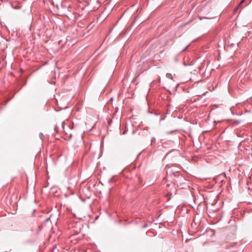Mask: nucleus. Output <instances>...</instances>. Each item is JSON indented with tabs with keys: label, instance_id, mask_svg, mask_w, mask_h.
Segmentation results:
<instances>
[{
	"label": "nucleus",
	"instance_id": "obj_1",
	"mask_svg": "<svg viewBox=\"0 0 252 252\" xmlns=\"http://www.w3.org/2000/svg\"><path fill=\"white\" fill-rule=\"evenodd\" d=\"M64 124H65V121H63L62 123V128L64 130V133H65V139L66 140H69L72 137V133L70 132V131L66 132L64 130Z\"/></svg>",
	"mask_w": 252,
	"mask_h": 252
},
{
	"label": "nucleus",
	"instance_id": "obj_2",
	"mask_svg": "<svg viewBox=\"0 0 252 252\" xmlns=\"http://www.w3.org/2000/svg\"><path fill=\"white\" fill-rule=\"evenodd\" d=\"M50 220V218H49L45 220V221L43 222L42 226L45 225L46 223H48Z\"/></svg>",
	"mask_w": 252,
	"mask_h": 252
},
{
	"label": "nucleus",
	"instance_id": "obj_3",
	"mask_svg": "<svg viewBox=\"0 0 252 252\" xmlns=\"http://www.w3.org/2000/svg\"><path fill=\"white\" fill-rule=\"evenodd\" d=\"M166 77L168 78L172 79V75L170 73H167L166 74Z\"/></svg>",
	"mask_w": 252,
	"mask_h": 252
},
{
	"label": "nucleus",
	"instance_id": "obj_4",
	"mask_svg": "<svg viewBox=\"0 0 252 252\" xmlns=\"http://www.w3.org/2000/svg\"><path fill=\"white\" fill-rule=\"evenodd\" d=\"M244 1V0H242L240 3L239 4H238V5L237 6V7L236 8L235 10H236L238 7L240 6L243 3V2Z\"/></svg>",
	"mask_w": 252,
	"mask_h": 252
},
{
	"label": "nucleus",
	"instance_id": "obj_5",
	"mask_svg": "<svg viewBox=\"0 0 252 252\" xmlns=\"http://www.w3.org/2000/svg\"><path fill=\"white\" fill-rule=\"evenodd\" d=\"M54 130L55 131H57V132H58L59 131V129H58V126L57 125H56L55 126H54Z\"/></svg>",
	"mask_w": 252,
	"mask_h": 252
},
{
	"label": "nucleus",
	"instance_id": "obj_6",
	"mask_svg": "<svg viewBox=\"0 0 252 252\" xmlns=\"http://www.w3.org/2000/svg\"><path fill=\"white\" fill-rule=\"evenodd\" d=\"M175 131H176V130H175V131H167V132H166V134H171V133H172L173 132H175Z\"/></svg>",
	"mask_w": 252,
	"mask_h": 252
},
{
	"label": "nucleus",
	"instance_id": "obj_7",
	"mask_svg": "<svg viewBox=\"0 0 252 252\" xmlns=\"http://www.w3.org/2000/svg\"><path fill=\"white\" fill-rule=\"evenodd\" d=\"M138 181H139V183H142V178H141V177H139V178H138Z\"/></svg>",
	"mask_w": 252,
	"mask_h": 252
},
{
	"label": "nucleus",
	"instance_id": "obj_8",
	"mask_svg": "<svg viewBox=\"0 0 252 252\" xmlns=\"http://www.w3.org/2000/svg\"><path fill=\"white\" fill-rule=\"evenodd\" d=\"M236 125H238L240 123V121H235L234 122Z\"/></svg>",
	"mask_w": 252,
	"mask_h": 252
},
{
	"label": "nucleus",
	"instance_id": "obj_9",
	"mask_svg": "<svg viewBox=\"0 0 252 252\" xmlns=\"http://www.w3.org/2000/svg\"><path fill=\"white\" fill-rule=\"evenodd\" d=\"M188 47V46H187L184 49L183 51H185L186 50V49Z\"/></svg>",
	"mask_w": 252,
	"mask_h": 252
},
{
	"label": "nucleus",
	"instance_id": "obj_10",
	"mask_svg": "<svg viewBox=\"0 0 252 252\" xmlns=\"http://www.w3.org/2000/svg\"><path fill=\"white\" fill-rule=\"evenodd\" d=\"M126 130H125V131H124V132H123V134H125L126 133Z\"/></svg>",
	"mask_w": 252,
	"mask_h": 252
},
{
	"label": "nucleus",
	"instance_id": "obj_11",
	"mask_svg": "<svg viewBox=\"0 0 252 252\" xmlns=\"http://www.w3.org/2000/svg\"><path fill=\"white\" fill-rule=\"evenodd\" d=\"M20 71H23V70L22 69H20Z\"/></svg>",
	"mask_w": 252,
	"mask_h": 252
}]
</instances>
